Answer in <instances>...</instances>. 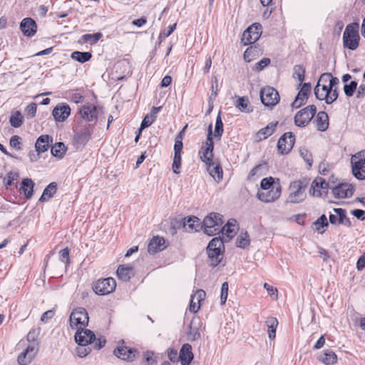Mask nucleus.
Masks as SVG:
<instances>
[{
	"label": "nucleus",
	"mask_w": 365,
	"mask_h": 365,
	"mask_svg": "<svg viewBox=\"0 0 365 365\" xmlns=\"http://www.w3.org/2000/svg\"><path fill=\"white\" fill-rule=\"evenodd\" d=\"M339 83V78L330 73L322 74L314 91L316 98L319 101L324 100L327 104L332 103L338 98L336 86Z\"/></svg>",
	"instance_id": "1"
},
{
	"label": "nucleus",
	"mask_w": 365,
	"mask_h": 365,
	"mask_svg": "<svg viewBox=\"0 0 365 365\" xmlns=\"http://www.w3.org/2000/svg\"><path fill=\"white\" fill-rule=\"evenodd\" d=\"M309 182L302 178L292 182L288 188L287 202L292 204H299L304 201L307 197V188Z\"/></svg>",
	"instance_id": "2"
},
{
	"label": "nucleus",
	"mask_w": 365,
	"mask_h": 365,
	"mask_svg": "<svg viewBox=\"0 0 365 365\" xmlns=\"http://www.w3.org/2000/svg\"><path fill=\"white\" fill-rule=\"evenodd\" d=\"M224 241L220 237H214L208 244L207 252L210 265L215 267L223 258Z\"/></svg>",
	"instance_id": "3"
},
{
	"label": "nucleus",
	"mask_w": 365,
	"mask_h": 365,
	"mask_svg": "<svg viewBox=\"0 0 365 365\" xmlns=\"http://www.w3.org/2000/svg\"><path fill=\"white\" fill-rule=\"evenodd\" d=\"M223 217L219 213L212 212L203 220L204 232L209 236L219 233L224 223Z\"/></svg>",
	"instance_id": "4"
},
{
	"label": "nucleus",
	"mask_w": 365,
	"mask_h": 365,
	"mask_svg": "<svg viewBox=\"0 0 365 365\" xmlns=\"http://www.w3.org/2000/svg\"><path fill=\"white\" fill-rule=\"evenodd\" d=\"M359 39L358 24H352L346 26L343 34L344 46L351 50H355L359 46Z\"/></svg>",
	"instance_id": "5"
},
{
	"label": "nucleus",
	"mask_w": 365,
	"mask_h": 365,
	"mask_svg": "<svg viewBox=\"0 0 365 365\" xmlns=\"http://www.w3.org/2000/svg\"><path fill=\"white\" fill-rule=\"evenodd\" d=\"M88 314L86 309L78 307L75 309L70 315V325L73 329H82L88 324Z\"/></svg>",
	"instance_id": "6"
},
{
	"label": "nucleus",
	"mask_w": 365,
	"mask_h": 365,
	"mask_svg": "<svg viewBox=\"0 0 365 365\" xmlns=\"http://www.w3.org/2000/svg\"><path fill=\"white\" fill-rule=\"evenodd\" d=\"M317 112V107L310 105L299 110L294 116V124L297 127H305L314 118Z\"/></svg>",
	"instance_id": "7"
},
{
	"label": "nucleus",
	"mask_w": 365,
	"mask_h": 365,
	"mask_svg": "<svg viewBox=\"0 0 365 365\" xmlns=\"http://www.w3.org/2000/svg\"><path fill=\"white\" fill-rule=\"evenodd\" d=\"M212 125L208 127L207 137L205 145L202 146L201 150L199 152V155L202 161L206 163V165L213 162V148L214 143L212 137Z\"/></svg>",
	"instance_id": "8"
},
{
	"label": "nucleus",
	"mask_w": 365,
	"mask_h": 365,
	"mask_svg": "<svg viewBox=\"0 0 365 365\" xmlns=\"http://www.w3.org/2000/svg\"><path fill=\"white\" fill-rule=\"evenodd\" d=\"M260 99L265 106L272 108L279 102L280 97L275 88L265 86L260 91Z\"/></svg>",
	"instance_id": "9"
},
{
	"label": "nucleus",
	"mask_w": 365,
	"mask_h": 365,
	"mask_svg": "<svg viewBox=\"0 0 365 365\" xmlns=\"http://www.w3.org/2000/svg\"><path fill=\"white\" fill-rule=\"evenodd\" d=\"M115 287V280L112 277H108L96 282L93 286V289L98 295H106L113 292Z\"/></svg>",
	"instance_id": "10"
},
{
	"label": "nucleus",
	"mask_w": 365,
	"mask_h": 365,
	"mask_svg": "<svg viewBox=\"0 0 365 365\" xmlns=\"http://www.w3.org/2000/svg\"><path fill=\"white\" fill-rule=\"evenodd\" d=\"M262 28L260 24L255 23L249 26L242 34V42L245 45L252 44L256 42L262 34Z\"/></svg>",
	"instance_id": "11"
},
{
	"label": "nucleus",
	"mask_w": 365,
	"mask_h": 365,
	"mask_svg": "<svg viewBox=\"0 0 365 365\" xmlns=\"http://www.w3.org/2000/svg\"><path fill=\"white\" fill-rule=\"evenodd\" d=\"M38 351V344L35 342L29 344L26 348L19 355L17 362L19 365H28L36 357Z\"/></svg>",
	"instance_id": "12"
},
{
	"label": "nucleus",
	"mask_w": 365,
	"mask_h": 365,
	"mask_svg": "<svg viewBox=\"0 0 365 365\" xmlns=\"http://www.w3.org/2000/svg\"><path fill=\"white\" fill-rule=\"evenodd\" d=\"M329 183L322 178L317 177L312 182L309 195L313 197H322L327 195Z\"/></svg>",
	"instance_id": "13"
},
{
	"label": "nucleus",
	"mask_w": 365,
	"mask_h": 365,
	"mask_svg": "<svg viewBox=\"0 0 365 365\" xmlns=\"http://www.w3.org/2000/svg\"><path fill=\"white\" fill-rule=\"evenodd\" d=\"M295 143V136L291 133H285L278 140L277 149L280 154H287L292 149Z\"/></svg>",
	"instance_id": "14"
},
{
	"label": "nucleus",
	"mask_w": 365,
	"mask_h": 365,
	"mask_svg": "<svg viewBox=\"0 0 365 365\" xmlns=\"http://www.w3.org/2000/svg\"><path fill=\"white\" fill-rule=\"evenodd\" d=\"M282 188L280 185L273 186L272 189L258 191L257 194V198L265 203H269L277 200L281 195Z\"/></svg>",
	"instance_id": "15"
},
{
	"label": "nucleus",
	"mask_w": 365,
	"mask_h": 365,
	"mask_svg": "<svg viewBox=\"0 0 365 365\" xmlns=\"http://www.w3.org/2000/svg\"><path fill=\"white\" fill-rule=\"evenodd\" d=\"M74 338L78 345L86 346L94 341L96 336L92 331L84 328L77 330Z\"/></svg>",
	"instance_id": "16"
},
{
	"label": "nucleus",
	"mask_w": 365,
	"mask_h": 365,
	"mask_svg": "<svg viewBox=\"0 0 365 365\" xmlns=\"http://www.w3.org/2000/svg\"><path fill=\"white\" fill-rule=\"evenodd\" d=\"M334 213H330L329 217V222L332 225L343 224L350 227V220L346 217V212L341 208H334Z\"/></svg>",
	"instance_id": "17"
},
{
	"label": "nucleus",
	"mask_w": 365,
	"mask_h": 365,
	"mask_svg": "<svg viewBox=\"0 0 365 365\" xmlns=\"http://www.w3.org/2000/svg\"><path fill=\"white\" fill-rule=\"evenodd\" d=\"M137 351L125 346H120L114 349L113 354L118 358L127 361H133L135 359Z\"/></svg>",
	"instance_id": "18"
},
{
	"label": "nucleus",
	"mask_w": 365,
	"mask_h": 365,
	"mask_svg": "<svg viewBox=\"0 0 365 365\" xmlns=\"http://www.w3.org/2000/svg\"><path fill=\"white\" fill-rule=\"evenodd\" d=\"M311 92V85L309 83H304L302 86L301 90L297 95L294 101L292 103V107L294 108H298L305 103L308 99L309 95Z\"/></svg>",
	"instance_id": "19"
},
{
	"label": "nucleus",
	"mask_w": 365,
	"mask_h": 365,
	"mask_svg": "<svg viewBox=\"0 0 365 365\" xmlns=\"http://www.w3.org/2000/svg\"><path fill=\"white\" fill-rule=\"evenodd\" d=\"M71 114V108L64 103L58 104L53 110L52 115L58 122H64Z\"/></svg>",
	"instance_id": "20"
},
{
	"label": "nucleus",
	"mask_w": 365,
	"mask_h": 365,
	"mask_svg": "<svg viewBox=\"0 0 365 365\" xmlns=\"http://www.w3.org/2000/svg\"><path fill=\"white\" fill-rule=\"evenodd\" d=\"M237 229V221L235 219H230L224 226H222L220 232L223 235L222 240L224 242L230 241L235 235Z\"/></svg>",
	"instance_id": "21"
},
{
	"label": "nucleus",
	"mask_w": 365,
	"mask_h": 365,
	"mask_svg": "<svg viewBox=\"0 0 365 365\" xmlns=\"http://www.w3.org/2000/svg\"><path fill=\"white\" fill-rule=\"evenodd\" d=\"M353 193V186L349 183L339 184L332 189V194L336 198L349 197Z\"/></svg>",
	"instance_id": "22"
},
{
	"label": "nucleus",
	"mask_w": 365,
	"mask_h": 365,
	"mask_svg": "<svg viewBox=\"0 0 365 365\" xmlns=\"http://www.w3.org/2000/svg\"><path fill=\"white\" fill-rule=\"evenodd\" d=\"M79 113L81 118L87 121H93L98 118L96 107L91 103L83 106L80 109Z\"/></svg>",
	"instance_id": "23"
},
{
	"label": "nucleus",
	"mask_w": 365,
	"mask_h": 365,
	"mask_svg": "<svg viewBox=\"0 0 365 365\" xmlns=\"http://www.w3.org/2000/svg\"><path fill=\"white\" fill-rule=\"evenodd\" d=\"M20 29L25 36L31 37L36 33L37 26L32 19L25 18L20 24Z\"/></svg>",
	"instance_id": "24"
},
{
	"label": "nucleus",
	"mask_w": 365,
	"mask_h": 365,
	"mask_svg": "<svg viewBox=\"0 0 365 365\" xmlns=\"http://www.w3.org/2000/svg\"><path fill=\"white\" fill-rule=\"evenodd\" d=\"M165 243V241L163 237L159 236L153 237L148 245V252L152 255L160 252L166 247Z\"/></svg>",
	"instance_id": "25"
},
{
	"label": "nucleus",
	"mask_w": 365,
	"mask_h": 365,
	"mask_svg": "<svg viewBox=\"0 0 365 365\" xmlns=\"http://www.w3.org/2000/svg\"><path fill=\"white\" fill-rule=\"evenodd\" d=\"M207 170L209 174L217 182H220L223 178L222 168L219 163L212 162L207 165Z\"/></svg>",
	"instance_id": "26"
},
{
	"label": "nucleus",
	"mask_w": 365,
	"mask_h": 365,
	"mask_svg": "<svg viewBox=\"0 0 365 365\" xmlns=\"http://www.w3.org/2000/svg\"><path fill=\"white\" fill-rule=\"evenodd\" d=\"M179 357L182 365H189L193 359L192 346L189 344H185L180 349Z\"/></svg>",
	"instance_id": "27"
},
{
	"label": "nucleus",
	"mask_w": 365,
	"mask_h": 365,
	"mask_svg": "<svg viewBox=\"0 0 365 365\" xmlns=\"http://www.w3.org/2000/svg\"><path fill=\"white\" fill-rule=\"evenodd\" d=\"M314 123L318 130H327L329 127V116L327 113L324 111H319L314 120Z\"/></svg>",
	"instance_id": "28"
},
{
	"label": "nucleus",
	"mask_w": 365,
	"mask_h": 365,
	"mask_svg": "<svg viewBox=\"0 0 365 365\" xmlns=\"http://www.w3.org/2000/svg\"><path fill=\"white\" fill-rule=\"evenodd\" d=\"M117 274L119 279L127 282L133 275V267L128 264L120 265L117 269Z\"/></svg>",
	"instance_id": "29"
},
{
	"label": "nucleus",
	"mask_w": 365,
	"mask_h": 365,
	"mask_svg": "<svg viewBox=\"0 0 365 365\" xmlns=\"http://www.w3.org/2000/svg\"><path fill=\"white\" fill-rule=\"evenodd\" d=\"M268 170V166L266 163H262L254 167L250 172L248 178L252 180L253 178H259L267 173Z\"/></svg>",
	"instance_id": "30"
},
{
	"label": "nucleus",
	"mask_w": 365,
	"mask_h": 365,
	"mask_svg": "<svg viewBox=\"0 0 365 365\" xmlns=\"http://www.w3.org/2000/svg\"><path fill=\"white\" fill-rule=\"evenodd\" d=\"M200 227V220L195 216L189 217L187 219H185L183 223V228L187 232L197 231Z\"/></svg>",
	"instance_id": "31"
},
{
	"label": "nucleus",
	"mask_w": 365,
	"mask_h": 365,
	"mask_svg": "<svg viewBox=\"0 0 365 365\" xmlns=\"http://www.w3.org/2000/svg\"><path fill=\"white\" fill-rule=\"evenodd\" d=\"M319 360L326 365H332L336 362L337 356L332 350L327 349L319 356Z\"/></svg>",
	"instance_id": "32"
},
{
	"label": "nucleus",
	"mask_w": 365,
	"mask_h": 365,
	"mask_svg": "<svg viewBox=\"0 0 365 365\" xmlns=\"http://www.w3.org/2000/svg\"><path fill=\"white\" fill-rule=\"evenodd\" d=\"M57 183L55 182H51L43 190L42 195L39 200L41 202L48 201L56 192Z\"/></svg>",
	"instance_id": "33"
},
{
	"label": "nucleus",
	"mask_w": 365,
	"mask_h": 365,
	"mask_svg": "<svg viewBox=\"0 0 365 365\" xmlns=\"http://www.w3.org/2000/svg\"><path fill=\"white\" fill-rule=\"evenodd\" d=\"M34 186V182L29 178H26L21 182L20 192L24 193L26 198H31L33 195Z\"/></svg>",
	"instance_id": "34"
},
{
	"label": "nucleus",
	"mask_w": 365,
	"mask_h": 365,
	"mask_svg": "<svg viewBox=\"0 0 365 365\" xmlns=\"http://www.w3.org/2000/svg\"><path fill=\"white\" fill-rule=\"evenodd\" d=\"M49 136L48 135L40 136L36 143L35 148L36 152L38 153H44L49 148Z\"/></svg>",
	"instance_id": "35"
},
{
	"label": "nucleus",
	"mask_w": 365,
	"mask_h": 365,
	"mask_svg": "<svg viewBox=\"0 0 365 365\" xmlns=\"http://www.w3.org/2000/svg\"><path fill=\"white\" fill-rule=\"evenodd\" d=\"M353 175L359 180L365 179V160L359 162V164H351Z\"/></svg>",
	"instance_id": "36"
},
{
	"label": "nucleus",
	"mask_w": 365,
	"mask_h": 365,
	"mask_svg": "<svg viewBox=\"0 0 365 365\" xmlns=\"http://www.w3.org/2000/svg\"><path fill=\"white\" fill-rule=\"evenodd\" d=\"M91 129L87 128L83 132L78 133L74 135V140L79 145H86L91 138Z\"/></svg>",
	"instance_id": "37"
},
{
	"label": "nucleus",
	"mask_w": 365,
	"mask_h": 365,
	"mask_svg": "<svg viewBox=\"0 0 365 365\" xmlns=\"http://www.w3.org/2000/svg\"><path fill=\"white\" fill-rule=\"evenodd\" d=\"M266 324L268 327V336L270 339H273L276 336V329L278 325V321L275 317H269L266 320Z\"/></svg>",
	"instance_id": "38"
},
{
	"label": "nucleus",
	"mask_w": 365,
	"mask_h": 365,
	"mask_svg": "<svg viewBox=\"0 0 365 365\" xmlns=\"http://www.w3.org/2000/svg\"><path fill=\"white\" fill-rule=\"evenodd\" d=\"M262 53V52L260 48H257V46H250L247 48L245 51L244 59L247 62H250L255 57L259 56Z\"/></svg>",
	"instance_id": "39"
},
{
	"label": "nucleus",
	"mask_w": 365,
	"mask_h": 365,
	"mask_svg": "<svg viewBox=\"0 0 365 365\" xmlns=\"http://www.w3.org/2000/svg\"><path fill=\"white\" fill-rule=\"evenodd\" d=\"M188 338L190 340H197L200 337L197 319H193L190 324V330L187 333Z\"/></svg>",
	"instance_id": "40"
},
{
	"label": "nucleus",
	"mask_w": 365,
	"mask_h": 365,
	"mask_svg": "<svg viewBox=\"0 0 365 365\" xmlns=\"http://www.w3.org/2000/svg\"><path fill=\"white\" fill-rule=\"evenodd\" d=\"M9 122L11 126L19 128L24 122V117L19 110H13L10 117Z\"/></svg>",
	"instance_id": "41"
},
{
	"label": "nucleus",
	"mask_w": 365,
	"mask_h": 365,
	"mask_svg": "<svg viewBox=\"0 0 365 365\" xmlns=\"http://www.w3.org/2000/svg\"><path fill=\"white\" fill-rule=\"evenodd\" d=\"M250 244V239L247 232H241L236 239V245L238 247L246 249Z\"/></svg>",
	"instance_id": "42"
},
{
	"label": "nucleus",
	"mask_w": 365,
	"mask_h": 365,
	"mask_svg": "<svg viewBox=\"0 0 365 365\" xmlns=\"http://www.w3.org/2000/svg\"><path fill=\"white\" fill-rule=\"evenodd\" d=\"M277 123H270L265 128H262L257 133L259 139H266L274 131Z\"/></svg>",
	"instance_id": "43"
},
{
	"label": "nucleus",
	"mask_w": 365,
	"mask_h": 365,
	"mask_svg": "<svg viewBox=\"0 0 365 365\" xmlns=\"http://www.w3.org/2000/svg\"><path fill=\"white\" fill-rule=\"evenodd\" d=\"M235 106L242 112L250 113L252 110L250 108L249 99L245 96L239 97L235 103Z\"/></svg>",
	"instance_id": "44"
},
{
	"label": "nucleus",
	"mask_w": 365,
	"mask_h": 365,
	"mask_svg": "<svg viewBox=\"0 0 365 365\" xmlns=\"http://www.w3.org/2000/svg\"><path fill=\"white\" fill-rule=\"evenodd\" d=\"M71 56L73 60L83 63L89 61L92 54L90 52L73 51Z\"/></svg>",
	"instance_id": "45"
},
{
	"label": "nucleus",
	"mask_w": 365,
	"mask_h": 365,
	"mask_svg": "<svg viewBox=\"0 0 365 365\" xmlns=\"http://www.w3.org/2000/svg\"><path fill=\"white\" fill-rule=\"evenodd\" d=\"M329 223L325 215L320 216L314 223V229L319 233H323L325 231L324 227H327Z\"/></svg>",
	"instance_id": "46"
},
{
	"label": "nucleus",
	"mask_w": 365,
	"mask_h": 365,
	"mask_svg": "<svg viewBox=\"0 0 365 365\" xmlns=\"http://www.w3.org/2000/svg\"><path fill=\"white\" fill-rule=\"evenodd\" d=\"M66 148L63 143H56L51 147V153L53 156L62 158L66 153Z\"/></svg>",
	"instance_id": "47"
},
{
	"label": "nucleus",
	"mask_w": 365,
	"mask_h": 365,
	"mask_svg": "<svg viewBox=\"0 0 365 365\" xmlns=\"http://www.w3.org/2000/svg\"><path fill=\"white\" fill-rule=\"evenodd\" d=\"M304 73H305V69L304 68V67L302 66H301V65L294 66L293 76H294V78H297L298 79L300 84H302L304 80Z\"/></svg>",
	"instance_id": "48"
},
{
	"label": "nucleus",
	"mask_w": 365,
	"mask_h": 365,
	"mask_svg": "<svg viewBox=\"0 0 365 365\" xmlns=\"http://www.w3.org/2000/svg\"><path fill=\"white\" fill-rule=\"evenodd\" d=\"M222 133H223V123H222V118L220 116V112L216 118L214 135L215 137H218L219 138H220Z\"/></svg>",
	"instance_id": "49"
},
{
	"label": "nucleus",
	"mask_w": 365,
	"mask_h": 365,
	"mask_svg": "<svg viewBox=\"0 0 365 365\" xmlns=\"http://www.w3.org/2000/svg\"><path fill=\"white\" fill-rule=\"evenodd\" d=\"M102 37L101 33H96L93 34H85L82 36V38L85 42H90L91 44H94Z\"/></svg>",
	"instance_id": "50"
},
{
	"label": "nucleus",
	"mask_w": 365,
	"mask_h": 365,
	"mask_svg": "<svg viewBox=\"0 0 365 365\" xmlns=\"http://www.w3.org/2000/svg\"><path fill=\"white\" fill-rule=\"evenodd\" d=\"M181 165V153H175L173 163V170L175 173L179 174L180 173V168Z\"/></svg>",
	"instance_id": "51"
},
{
	"label": "nucleus",
	"mask_w": 365,
	"mask_h": 365,
	"mask_svg": "<svg viewBox=\"0 0 365 365\" xmlns=\"http://www.w3.org/2000/svg\"><path fill=\"white\" fill-rule=\"evenodd\" d=\"M357 88V83L354 81H351L349 84H345L344 86V91L346 96L351 97L354 95Z\"/></svg>",
	"instance_id": "52"
},
{
	"label": "nucleus",
	"mask_w": 365,
	"mask_h": 365,
	"mask_svg": "<svg viewBox=\"0 0 365 365\" xmlns=\"http://www.w3.org/2000/svg\"><path fill=\"white\" fill-rule=\"evenodd\" d=\"M37 106L35 103H29L25 109V115L27 118H33L36 113Z\"/></svg>",
	"instance_id": "53"
},
{
	"label": "nucleus",
	"mask_w": 365,
	"mask_h": 365,
	"mask_svg": "<svg viewBox=\"0 0 365 365\" xmlns=\"http://www.w3.org/2000/svg\"><path fill=\"white\" fill-rule=\"evenodd\" d=\"M10 146L17 150H21V138L19 135H13L9 141Z\"/></svg>",
	"instance_id": "54"
},
{
	"label": "nucleus",
	"mask_w": 365,
	"mask_h": 365,
	"mask_svg": "<svg viewBox=\"0 0 365 365\" xmlns=\"http://www.w3.org/2000/svg\"><path fill=\"white\" fill-rule=\"evenodd\" d=\"M155 118L156 117L153 115H146L140 124V132L150 126L155 120Z\"/></svg>",
	"instance_id": "55"
},
{
	"label": "nucleus",
	"mask_w": 365,
	"mask_h": 365,
	"mask_svg": "<svg viewBox=\"0 0 365 365\" xmlns=\"http://www.w3.org/2000/svg\"><path fill=\"white\" fill-rule=\"evenodd\" d=\"M299 153H300L301 157L304 160V161L307 163V165L309 167L312 166V155L309 153V151L307 149L302 148L300 149Z\"/></svg>",
	"instance_id": "56"
},
{
	"label": "nucleus",
	"mask_w": 365,
	"mask_h": 365,
	"mask_svg": "<svg viewBox=\"0 0 365 365\" xmlns=\"http://www.w3.org/2000/svg\"><path fill=\"white\" fill-rule=\"evenodd\" d=\"M59 259L63 262L66 266L70 263L69 250L68 247H66L59 252Z\"/></svg>",
	"instance_id": "57"
},
{
	"label": "nucleus",
	"mask_w": 365,
	"mask_h": 365,
	"mask_svg": "<svg viewBox=\"0 0 365 365\" xmlns=\"http://www.w3.org/2000/svg\"><path fill=\"white\" fill-rule=\"evenodd\" d=\"M143 356L148 365H154L157 362V356L153 351H148Z\"/></svg>",
	"instance_id": "58"
},
{
	"label": "nucleus",
	"mask_w": 365,
	"mask_h": 365,
	"mask_svg": "<svg viewBox=\"0 0 365 365\" xmlns=\"http://www.w3.org/2000/svg\"><path fill=\"white\" fill-rule=\"evenodd\" d=\"M273 182L274 180L272 177L263 178L260 183L261 188L264 190L272 189Z\"/></svg>",
	"instance_id": "59"
},
{
	"label": "nucleus",
	"mask_w": 365,
	"mask_h": 365,
	"mask_svg": "<svg viewBox=\"0 0 365 365\" xmlns=\"http://www.w3.org/2000/svg\"><path fill=\"white\" fill-rule=\"evenodd\" d=\"M228 288L229 285L227 282H225L222 284L221 287V295H220V300L221 304H224L227 300V296H228Z\"/></svg>",
	"instance_id": "60"
},
{
	"label": "nucleus",
	"mask_w": 365,
	"mask_h": 365,
	"mask_svg": "<svg viewBox=\"0 0 365 365\" xmlns=\"http://www.w3.org/2000/svg\"><path fill=\"white\" fill-rule=\"evenodd\" d=\"M270 63V59L268 58H263L262 60L255 63L254 69L260 71L264 69Z\"/></svg>",
	"instance_id": "61"
},
{
	"label": "nucleus",
	"mask_w": 365,
	"mask_h": 365,
	"mask_svg": "<svg viewBox=\"0 0 365 365\" xmlns=\"http://www.w3.org/2000/svg\"><path fill=\"white\" fill-rule=\"evenodd\" d=\"M363 160H365V150L358 152L352 155L351 158V163L359 164V162H363Z\"/></svg>",
	"instance_id": "62"
},
{
	"label": "nucleus",
	"mask_w": 365,
	"mask_h": 365,
	"mask_svg": "<svg viewBox=\"0 0 365 365\" xmlns=\"http://www.w3.org/2000/svg\"><path fill=\"white\" fill-rule=\"evenodd\" d=\"M206 293L202 289L197 290L194 295H192L191 298L197 302V304H200L201 302L204 300Z\"/></svg>",
	"instance_id": "63"
},
{
	"label": "nucleus",
	"mask_w": 365,
	"mask_h": 365,
	"mask_svg": "<svg viewBox=\"0 0 365 365\" xmlns=\"http://www.w3.org/2000/svg\"><path fill=\"white\" fill-rule=\"evenodd\" d=\"M91 351V349L89 348H86V346H80V347L76 348V353L77 356L83 358L86 356L89 352Z\"/></svg>",
	"instance_id": "64"
}]
</instances>
